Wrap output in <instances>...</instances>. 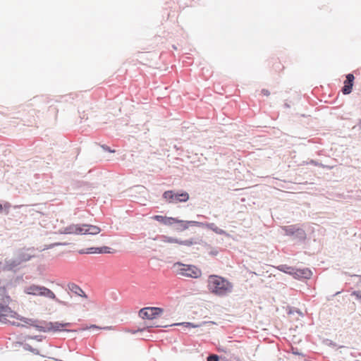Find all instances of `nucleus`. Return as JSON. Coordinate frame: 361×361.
I'll list each match as a JSON object with an SVG mask.
<instances>
[{
    "label": "nucleus",
    "instance_id": "nucleus-1",
    "mask_svg": "<svg viewBox=\"0 0 361 361\" xmlns=\"http://www.w3.org/2000/svg\"><path fill=\"white\" fill-rule=\"evenodd\" d=\"M207 288L214 295L224 297L233 291V285L223 276L211 274L208 277Z\"/></svg>",
    "mask_w": 361,
    "mask_h": 361
},
{
    "label": "nucleus",
    "instance_id": "nucleus-2",
    "mask_svg": "<svg viewBox=\"0 0 361 361\" xmlns=\"http://www.w3.org/2000/svg\"><path fill=\"white\" fill-rule=\"evenodd\" d=\"M280 228L284 236L290 238L298 244L304 243L307 239V233L299 224L281 226Z\"/></svg>",
    "mask_w": 361,
    "mask_h": 361
},
{
    "label": "nucleus",
    "instance_id": "nucleus-3",
    "mask_svg": "<svg viewBox=\"0 0 361 361\" xmlns=\"http://www.w3.org/2000/svg\"><path fill=\"white\" fill-rule=\"evenodd\" d=\"M162 198L169 204L184 203L188 201L190 195L185 190H169L164 192Z\"/></svg>",
    "mask_w": 361,
    "mask_h": 361
},
{
    "label": "nucleus",
    "instance_id": "nucleus-4",
    "mask_svg": "<svg viewBox=\"0 0 361 361\" xmlns=\"http://www.w3.org/2000/svg\"><path fill=\"white\" fill-rule=\"evenodd\" d=\"M44 330L40 332H76L77 330L68 329L66 327L72 326L70 322H47L42 320L41 322Z\"/></svg>",
    "mask_w": 361,
    "mask_h": 361
},
{
    "label": "nucleus",
    "instance_id": "nucleus-5",
    "mask_svg": "<svg viewBox=\"0 0 361 361\" xmlns=\"http://www.w3.org/2000/svg\"><path fill=\"white\" fill-rule=\"evenodd\" d=\"M154 240H161L164 243H177L181 245L185 246H192L193 245H197L199 243H202V239L200 238H190L187 240H180L177 238L167 236L165 235H157L155 238H153Z\"/></svg>",
    "mask_w": 361,
    "mask_h": 361
},
{
    "label": "nucleus",
    "instance_id": "nucleus-6",
    "mask_svg": "<svg viewBox=\"0 0 361 361\" xmlns=\"http://www.w3.org/2000/svg\"><path fill=\"white\" fill-rule=\"evenodd\" d=\"M164 309L159 307H145L139 310V317L142 319L153 320L159 317Z\"/></svg>",
    "mask_w": 361,
    "mask_h": 361
},
{
    "label": "nucleus",
    "instance_id": "nucleus-7",
    "mask_svg": "<svg viewBox=\"0 0 361 361\" xmlns=\"http://www.w3.org/2000/svg\"><path fill=\"white\" fill-rule=\"evenodd\" d=\"M177 264L183 266V268L179 271V274L182 276L192 279H198L202 275L201 269L195 265L183 264L181 262H177Z\"/></svg>",
    "mask_w": 361,
    "mask_h": 361
},
{
    "label": "nucleus",
    "instance_id": "nucleus-8",
    "mask_svg": "<svg viewBox=\"0 0 361 361\" xmlns=\"http://www.w3.org/2000/svg\"><path fill=\"white\" fill-rule=\"evenodd\" d=\"M200 221L181 220L176 217H174V221H173V228L178 233L183 232L190 226L200 227Z\"/></svg>",
    "mask_w": 361,
    "mask_h": 361
},
{
    "label": "nucleus",
    "instance_id": "nucleus-9",
    "mask_svg": "<svg viewBox=\"0 0 361 361\" xmlns=\"http://www.w3.org/2000/svg\"><path fill=\"white\" fill-rule=\"evenodd\" d=\"M35 251L34 247H23L19 249L16 252V258L19 263L21 264L23 262H26L35 257L33 252Z\"/></svg>",
    "mask_w": 361,
    "mask_h": 361
},
{
    "label": "nucleus",
    "instance_id": "nucleus-10",
    "mask_svg": "<svg viewBox=\"0 0 361 361\" xmlns=\"http://www.w3.org/2000/svg\"><path fill=\"white\" fill-rule=\"evenodd\" d=\"M13 315L15 317V319L23 322V324H25L27 326L26 328L32 326L39 331L44 330L42 328V325L41 324L42 320L25 317L23 316L20 315L18 313H13Z\"/></svg>",
    "mask_w": 361,
    "mask_h": 361
},
{
    "label": "nucleus",
    "instance_id": "nucleus-11",
    "mask_svg": "<svg viewBox=\"0 0 361 361\" xmlns=\"http://www.w3.org/2000/svg\"><path fill=\"white\" fill-rule=\"evenodd\" d=\"M114 250L108 246L101 247H90L85 249H81L78 251L80 255L85 254H111L114 253Z\"/></svg>",
    "mask_w": 361,
    "mask_h": 361
},
{
    "label": "nucleus",
    "instance_id": "nucleus-12",
    "mask_svg": "<svg viewBox=\"0 0 361 361\" xmlns=\"http://www.w3.org/2000/svg\"><path fill=\"white\" fill-rule=\"evenodd\" d=\"M87 224H71L64 228L63 231H60L61 234H76L86 235Z\"/></svg>",
    "mask_w": 361,
    "mask_h": 361
},
{
    "label": "nucleus",
    "instance_id": "nucleus-13",
    "mask_svg": "<svg viewBox=\"0 0 361 361\" xmlns=\"http://www.w3.org/2000/svg\"><path fill=\"white\" fill-rule=\"evenodd\" d=\"M345 78L346 79L343 82V86L341 88V92L344 95H348L353 91L355 77L353 73H348L345 75Z\"/></svg>",
    "mask_w": 361,
    "mask_h": 361
},
{
    "label": "nucleus",
    "instance_id": "nucleus-14",
    "mask_svg": "<svg viewBox=\"0 0 361 361\" xmlns=\"http://www.w3.org/2000/svg\"><path fill=\"white\" fill-rule=\"evenodd\" d=\"M312 275V271L309 268L295 269V279L303 281L310 279Z\"/></svg>",
    "mask_w": 361,
    "mask_h": 361
},
{
    "label": "nucleus",
    "instance_id": "nucleus-15",
    "mask_svg": "<svg viewBox=\"0 0 361 361\" xmlns=\"http://www.w3.org/2000/svg\"><path fill=\"white\" fill-rule=\"evenodd\" d=\"M200 227H205L208 229H210L216 234L224 235L228 237L230 236L229 233H228L226 231L217 227L214 223L201 222Z\"/></svg>",
    "mask_w": 361,
    "mask_h": 361
},
{
    "label": "nucleus",
    "instance_id": "nucleus-16",
    "mask_svg": "<svg viewBox=\"0 0 361 361\" xmlns=\"http://www.w3.org/2000/svg\"><path fill=\"white\" fill-rule=\"evenodd\" d=\"M70 291L75 294L76 295L80 296L84 298H87V294L82 290V289L75 283H69L68 285Z\"/></svg>",
    "mask_w": 361,
    "mask_h": 361
},
{
    "label": "nucleus",
    "instance_id": "nucleus-17",
    "mask_svg": "<svg viewBox=\"0 0 361 361\" xmlns=\"http://www.w3.org/2000/svg\"><path fill=\"white\" fill-rule=\"evenodd\" d=\"M152 218V219H154L165 226H173V221H174V217L162 216V215H154Z\"/></svg>",
    "mask_w": 361,
    "mask_h": 361
},
{
    "label": "nucleus",
    "instance_id": "nucleus-18",
    "mask_svg": "<svg viewBox=\"0 0 361 361\" xmlns=\"http://www.w3.org/2000/svg\"><path fill=\"white\" fill-rule=\"evenodd\" d=\"M44 286L37 285H31L25 289V293L28 295H42V292Z\"/></svg>",
    "mask_w": 361,
    "mask_h": 361
},
{
    "label": "nucleus",
    "instance_id": "nucleus-19",
    "mask_svg": "<svg viewBox=\"0 0 361 361\" xmlns=\"http://www.w3.org/2000/svg\"><path fill=\"white\" fill-rule=\"evenodd\" d=\"M276 268L279 271L293 276V279L295 278L296 267L283 264H279Z\"/></svg>",
    "mask_w": 361,
    "mask_h": 361
},
{
    "label": "nucleus",
    "instance_id": "nucleus-20",
    "mask_svg": "<svg viewBox=\"0 0 361 361\" xmlns=\"http://www.w3.org/2000/svg\"><path fill=\"white\" fill-rule=\"evenodd\" d=\"M20 264L19 263L18 260L16 257L12 259H5V266L6 268L4 269H6V271H11L16 272V270L15 269L16 267L19 266Z\"/></svg>",
    "mask_w": 361,
    "mask_h": 361
},
{
    "label": "nucleus",
    "instance_id": "nucleus-21",
    "mask_svg": "<svg viewBox=\"0 0 361 361\" xmlns=\"http://www.w3.org/2000/svg\"><path fill=\"white\" fill-rule=\"evenodd\" d=\"M16 345L22 346L25 350L30 351L34 355H40L39 351L37 348H32L30 344L23 341H17Z\"/></svg>",
    "mask_w": 361,
    "mask_h": 361
},
{
    "label": "nucleus",
    "instance_id": "nucleus-22",
    "mask_svg": "<svg viewBox=\"0 0 361 361\" xmlns=\"http://www.w3.org/2000/svg\"><path fill=\"white\" fill-rule=\"evenodd\" d=\"M86 231V235H94L99 233L102 230L97 226L87 224Z\"/></svg>",
    "mask_w": 361,
    "mask_h": 361
},
{
    "label": "nucleus",
    "instance_id": "nucleus-23",
    "mask_svg": "<svg viewBox=\"0 0 361 361\" xmlns=\"http://www.w3.org/2000/svg\"><path fill=\"white\" fill-rule=\"evenodd\" d=\"M8 313V315H9L11 318H15L13 313H17L16 311L13 310L10 307L9 305L7 304H0V313Z\"/></svg>",
    "mask_w": 361,
    "mask_h": 361
},
{
    "label": "nucleus",
    "instance_id": "nucleus-24",
    "mask_svg": "<svg viewBox=\"0 0 361 361\" xmlns=\"http://www.w3.org/2000/svg\"><path fill=\"white\" fill-rule=\"evenodd\" d=\"M286 313L288 315H291V314H293L294 313H297L301 317H303L305 316V314L300 309L295 307L288 305L286 307Z\"/></svg>",
    "mask_w": 361,
    "mask_h": 361
},
{
    "label": "nucleus",
    "instance_id": "nucleus-25",
    "mask_svg": "<svg viewBox=\"0 0 361 361\" xmlns=\"http://www.w3.org/2000/svg\"><path fill=\"white\" fill-rule=\"evenodd\" d=\"M41 296H44L46 298L52 299L54 300V299H56V296L54 293V292L52 290H51L49 288H46L44 286L43 287Z\"/></svg>",
    "mask_w": 361,
    "mask_h": 361
},
{
    "label": "nucleus",
    "instance_id": "nucleus-26",
    "mask_svg": "<svg viewBox=\"0 0 361 361\" xmlns=\"http://www.w3.org/2000/svg\"><path fill=\"white\" fill-rule=\"evenodd\" d=\"M167 327L168 325H165V326H160V325H150V326H145L144 327H142V328H138L136 330H133L131 331L132 334H135L137 332H142V331H149L150 329H152V327Z\"/></svg>",
    "mask_w": 361,
    "mask_h": 361
},
{
    "label": "nucleus",
    "instance_id": "nucleus-27",
    "mask_svg": "<svg viewBox=\"0 0 361 361\" xmlns=\"http://www.w3.org/2000/svg\"><path fill=\"white\" fill-rule=\"evenodd\" d=\"M45 338V336L42 335H35V336H30V335H26L24 336V340H35L38 342L42 341Z\"/></svg>",
    "mask_w": 361,
    "mask_h": 361
},
{
    "label": "nucleus",
    "instance_id": "nucleus-28",
    "mask_svg": "<svg viewBox=\"0 0 361 361\" xmlns=\"http://www.w3.org/2000/svg\"><path fill=\"white\" fill-rule=\"evenodd\" d=\"M171 326H183L186 328H197L199 326V325L197 324H195L192 322H181V323H175V324H173L171 325H170Z\"/></svg>",
    "mask_w": 361,
    "mask_h": 361
},
{
    "label": "nucleus",
    "instance_id": "nucleus-29",
    "mask_svg": "<svg viewBox=\"0 0 361 361\" xmlns=\"http://www.w3.org/2000/svg\"><path fill=\"white\" fill-rule=\"evenodd\" d=\"M10 207L11 204L9 202H6L4 206L0 203V214L4 213L5 214H8Z\"/></svg>",
    "mask_w": 361,
    "mask_h": 361
},
{
    "label": "nucleus",
    "instance_id": "nucleus-30",
    "mask_svg": "<svg viewBox=\"0 0 361 361\" xmlns=\"http://www.w3.org/2000/svg\"><path fill=\"white\" fill-rule=\"evenodd\" d=\"M8 314L0 313V322L4 324H9L11 321L8 320L6 317H8Z\"/></svg>",
    "mask_w": 361,
    "mask_h": 361
},
{
    "label": "nucleus",
    "instance_id": "nucleus-31",
    "mask_svg": "<svg viewBox=\"0 0 361 361\" xmlns=\"http://www.w3.org/2000/svg\"><path fill=\"white\" fill-rule=\"evenodd\" d=\"M69 245L68 243H66V242H64V243H61V242H58V243H51L50 245H49L46 248H44V250H48V249H51V248H54L56 246H65V245Z\"/></svg>",
    "mask_w": 361,
    "mask_h": 361
},
{
    "label": "nucleus",
    "instance_id": "nucleus-32",
    "mask_svg": "<svg viewBox=\"0 0 361 361\" xmlns=\"http://www.w3.org/2000/svg\"><path fill=\"white\" fill-rule=\"evenodd\" d=\"M290 353L295 355H298L300 357H305V354L300 352L298 348L296 347H291L290 348Z\"/></svg>",
    "mask_w": 361,
    "mask_h": 361
},
{
    "label": "nucleus",
    "instance_id": "nucleus-33",
    "mask_svg": "<svg viewBox=\"0 0 361 361\" xmlns=\"http://www.w3.org/2000/svg\"><path fill=\"white\" fill-rule=\"evenodd\" d=\"M0 300H1L0 304H7V305H9V303L11 301V298L8 294L6 295H4V296L0 298Z\"/></svg>",
    "mask_w": 361,
    "mask_h": 361
},
{
    "label": "nucleus",
    "instance_id": "nucleus-34",
    "mask_svg": "<svg viewBox=\"0 0 361 361\" xmlns=\"http://www.w3.org/2000/svg\"><path fill=\"white\" fill-rule=\"evenodd\" d=\"M350 295L355 296V300L361 304V291L360 290H353L351 293Z\"/></svg>",
    "mask_w": 361,
    "mask_h": 361
},
{
    "label": "nucleus",
    "instance_id": "nucleus-35",
    "mask_svg": "<svg viewBox=\"0 0 361 361\" xmlns=\"http://www.w3.org/2000/svg\"><path fill=\"white\" fill-rule=\"evenodd\" d=\"M306 164H311L317 166H320L322 168H324L325 166L322 164V163L319 162L318 161H316L314 159H310L309 161L306 162Z\"/></svg>",
    "mask_w": 361,
    "mask_h": 361
},
{
    "label": "nucleus",
    "instance_id": "nucleus-36",
    "mask_svg": "<svg viewBox=\"0 0 361 361\" xmlns=\"http://www.w3.org/2000/svg\"><path fill=\"white\" fill-rule=\"evenodd\" d=\"M273 68L276 71H280L281 70H282L283 68V66L280 61H276L274 62V63L273 64Z\"/></svg>",
    "mask_w": 361,
    "mask_h": 361
},
{
    "label": "nucleus",
    "instance_id": "nucleus-37",
    "mask_svg": "<svg viewBox=\"0 0 361 361\" xmlns=\"http://www.w3.org/2000/svg\"><path fill=\"white\" fill-rule=\"evenodd\" d=\"M220 356L216 354H212L207 356V361H219Z\"/></svg>",
    "mask_w": 361,
    "mask_h": 361
},
{
    "label": "nucleus",
    "instance_id": "nucleus-38",
    "mask_svg": "<svg viewBox=\"0 0 361 361\" xmlns=\"http://www.w3.org/2000/svg\"><path fill=\"white\" fill-rule=\"evenodd\" d=\"M100 147L103 149L104 151L105 152H109V153H115L116 152V150L114 149H111L110 147H109L108 145H105V144H103V145H100Z\"/></svg>",
    "mask_w": 361,
    "mask_h": 361
},
{
    "label": "nucleus",
    "instance_id": "nucleus-39",
    "mask_svg": "<svg viewBox=\"0 0 361 361\" xmlns=\"http://www.w3.org/2000/svg\"><path fill=\"white\" fill-rule=\"evenodd\" d=\"M324 343L326 345H329V346H331L333 348H335L337 346V345L335 342H334L333 341L328 339V338H326L324 341Z\"/></svg>",
    "mask_w": 361,
    "mask_h": 361
},
{
    "label": "nucleus",
    "instance_id": "nucleus-40",
    "mask_svg": "<svg viewBox=\"0 0 361 361\" xmlns=\"http://www.w3.org/2000/svg\"><path fill=\"white\" fill-rule=\"evenodd\" d=\"M6 287L5 286L0 287V298L8 295Z\"/></svg>",
    "mask_w": 361,
    "mask_h": 361
},
{
    "label": "nucleus",
    "instance_id": "nucleus-41",
    "mask_svg": "<svg viewBox=\"0 0 361 361\" xmlns=\"http://www.w3.org/2000/svg\"><path fill=\"white\" fill-rule=\"evenodd\" d=\"M10 325L18 326V327H21V328L27 327V326L25 324H23L22 323H20L18 322H14V321H13V322L11 321L10 322Z\"/></svg>",
    "mask_w": 361,
    "mask_h": 361
},
{
    "label": "nucleus",
    "instance_id": "nucleus-42",
    "mask_svg": "<svg viewBox=\"0 0 361 361\" xmlns=\"http://www.w3.org/2000/svg\"><path fill=\"white\" fill-rule=\"evenodd\" d=\"M91 329H98V330L101 329V328L99 326H97L96 324H91L89 326H86L85 328L80 329V330L83 331V330Z\"/></svg>",
    "mask_w": 361,
    "mask_h": 361
},
{
    "label": "nucleus",
    "instance_id": "nucleus-43",
    "mask_svg": "<svg viewBox=\"0 0 361 361\" xmlns=\"http://www.w3.org/2000/svg\"><path fill=\"white\" fill-rule=\"evenodd\" d=\"M61 98L65 99L66 102H69L74 99L71 94L62 96Z\"/></svg>",
    "mask_w": 361,
    "mask_h": 361
},
{
    "label": "nucleus",
    "instance_id": "nucleus-44",
    "mask_svg": "<svg viewBox=\"0 0 361 361\" xmlns=\"http://www.w3.org/2000/svg\"><path fill=\"white\" fill-rule=\"evenodd\" d=\"M261 93L267 97L270 95V92L267 89H262Z\"/></svg>",
    "mask_w": 361,
    "mask_h": 361
},
{
    "label": "nucleus",
    "instance_id": "nucleus-45",
    "mask_svg": "<svg viewBox=\"0 0 361 361\" xmlns=\"http://www.w3.org/2000/svg\"><path fill=\"white\" fill-rule=\"evenodd\" d=\"M211 256H216L219 254V251L216 249H213L209 252Z\"/></svg>",
    "mask_w": 361,
    "mask_h": 361
},
{
    "label": "nucleus",
    "instance_id": "nucleus-46",
    "mask_svg": "<svg viewBox=\"0 0 361 361\" xmlns=\"http://www.w3.org/2000/svg\"><path fill=\"white\" fill-rule=\"evenodd\" d=\"M6 268L5 264H3L2 262L0 261V272L1 271H7L6 269H4Z\"/></svg>",
    "mask_w": 361,
    "mask_h": 361
},
{
    "label": "nucleus",
    "instance_id": "nucleus-47",
    "mask_svg": "<svg viewBox=\"0 0 361 361\" xmlns=\"http://www.w3.org/2000/svg\"><path fill=\"white\" fill-rule=\"evenodd\" d=\"M290 102H288V100H286V101L284 102V104H283V107H284V108H286V109L290 108Z\"/></svg>",
    "mask_w": 361,
    "mask_h": 361
},
{
    "label": "nucleus",
    "instance_id": "nucleus-48",
    "mask_svg": "<svg viewBox=\"0 0 361 361\" xmlns=\"http://www.w3.org/2000/svg\"><path fill=\"white\" fill-rule=\"evenodd\" d=\"M199 245H202L205 247H211V245L209 244H208L207 242L204 241L203 240H202V243H199Z\"/></svg>",
    "mask_w": 361,
    "mask_h": 361
},
{
    "label": "nucleus",
    "instance_id": "nucleus-49",
    "mask_svg": "<svg viewBox=\"0 0 361 361\" xmlns=\"http://www.w3.org/2000/svg\"><path fill=\"white\" fill-rule=\"evenodd\" d=\"M54 300L59 305H63L64 304V301L63 300H61L60 299H59L58 298H56V299H54Z\"/></svg>",
    "mask_w": 361,
    "mask_h": 361
},
{
    "label": "nucleus",
    "instance_id": "nucleus-50",
    "mask_svg": "<svg viewBox=\"0 0 361 361\" xmlns=\"http://www.w3.org/2000/svg\"><path fill=\"white\" fill-rule=\"evenodd\" d=\"M64 306H67V307H71V304H70L69 302H66L64 301V304L63 305Z\"/></svg>",
    "mask_w": 361,
    "mask_h": 361
},
{
    "label": "nucleus",
    "instance_id": "nucleus-51",
    "mask_svg": "<svg viewBox=\"0 0 361 361\" xmlns=\"http://www.w3.org/2000/svg\"><path fill=\"white\" fill-rule=\"evenodd\" d=\"M357 126L359 127V129L361 130V119H359Z\"/></svg>",
    "mask_w": 361,
    "mask_h": 361
},
{
    "label": "nucleus",
    "instance_id": "nucleus-52",
    "mask_svg": "<svg viewBox=\"0 0 361 361\" xmlns=\"http://www.w3.org/2000/svg\"><path fill=\"white\" fill-rule=\"evenodd\" d=\"M341 293V291H337L336 293H335L333 295V296L338 295H339Z\"/></svg>",
    "mask_w": 361,
    "mask_h": 361
},
{
    "label": "nucleus",
    "instance_id": "nucleus-53",
    "mask_svg": "<svg viewBox=\"0 0 361 361\" xmlns=\"http://www.w3.org/2000/svg\"><path fill=\"white\" fill-rule=\"evenodd\" d=\"M172 47H173V49H177V47H176V45H174V44H173V45H172Z\"/></svg>",
    "mask_w": 361,
    "mask_h": 361
},
{
    "label": "nucleus",
    "instance_id": "nucleus-54",
    "mask_svg": "<svg viewBox=\"0 0 361 361\" xmlns=\"http://www.w3.org/2000/svg\"><path fill=\"white\" fill-rule=\"evenodd\" d=\"M352 276H355V277H361V276H360V275H356V274H355V275H353Z\"/></svg>",
    "mask_w": 361,
    "mask_h": 361
},
{
    "label": "nucleus",
    "instance_id": "nucleus-55",
    "mask_svg": "<svg viewBox=\"0 0 361 361\" xmlns=\"http://www.w3.org/2000/svg\"><path fill=\"white\" fill-rule=\"evenodd\" d=\"M219 351H224V350L222 349V348H219Z\"/></svg>",
    "mask_w": 361,
    "mask_h": 361
}]
</instances>
